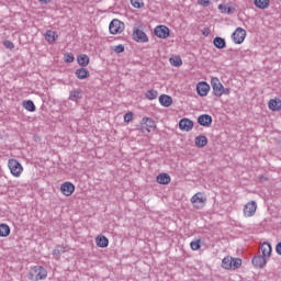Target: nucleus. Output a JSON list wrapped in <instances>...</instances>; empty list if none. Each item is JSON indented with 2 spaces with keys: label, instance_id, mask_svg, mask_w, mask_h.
I'll return each instance as SVG.
<instances>
[{
  "label": "nucleus",
  "instance_id": "nucleus-1",
  "mask_svg": "<svg viewBox=\"0 0 281 281\" xmlns=\"http://www.w3.org/2000/svg\"><path fill=\"white\" fill-rule=\"evenodd\" d=\"M47 278V270L41 266L33 267L29 272V280L38 281Z\"/></svg>",
  "mask_w": 281,
  "mask_h": 281
},
{
  "label": "nucleus",
  "instance_id": "nucleus-2",
  "mask_svg": "<svg viewBox=\"0 0 281 281\" xmlns=\"http://www.w3.org/2000/svg\"><path fill=\"white\" fill-rule=\"evenodd\" d=\"M124 29H125L124 22L117 19L112 20L109 24V32L110 34H113V35L122 34V32H124Z\"/></svg>",
  "mask_w": 281,
  "mask_h": 281
},
{
  "label": "nucleus",
  "instance_id": "nucleus-3",
  "mask_svg": "<svg viewBox=\"0 0 281 281\" xmlns=\"http://www.w3.org/2000/svg\"><path fill=\"white\" fill-rule=\"evenodd\" d=\"M8 166L13 177H21V172H23V166L21 165V162H19V160L9 159Z\"/></svg>",
  "mask_w": 281,
  "mask_h": 281
},
{
  "label": "nucleus",
  "instance_id": "nucleus-4",
  "mask_svg": "<svg viewBox=\"0 0 281 281\" xmlns=\"http://www.w3.org/2000/svg\"><path fill=\"white\" fill-rule=\"evenodd\" d=\"M207 199L203 196V193L198 192L191 198V203L196 210H202L205 206Z\"/></svg>",
  "mask_w": 281,
  "mask_h": 281
},
{
  "label": "nucleus",
  "instance_id": "nucleus-5",
  "mask_svg": "<svg viewBox=\"0 0 281 281\" xmlns=\"http://www.w3.org/2000/svg\"><path fill=\"white\" fill-rule=\"evenodd\" d=\"M246 36L247 31H245L243 27H237L232 34V38L236 45H241V43L245 42Z\"/></svg>",
  "mask_w": 281,
  "mask_h": 281
},
{
  "label": "nucleus",
  "instance_id": "nucleus-6",
  "mask_svg": "<svg viewBox=\"0 0 281 281\" xmlns=\"http://www.w3.org/2000/svg\"><path fill=\"white\" fill-rule=\"evenodd\" d=\"M211 87L216 98H221L223 95V83H221V80H218V78L213 77L211 79Z\"/></svg>",
  "mask_w": 281,
  "mask_h": 281
},
{
  "label": "nucleus",
  "instance_id": "nucleus-7",
  "mask_svg": "<svg viewBox=\"0 0 281 281\" xmlns=\"http://www.w3.org/2000/svg\"><path fill=\"white\" fill-rule=\"evenodd\" d=\"M154 34L158 38H168L170 36V29L166 25H158L154 29Z\"/></svg>",
  "mask_w": 281,
  "mask_h": 281
},
{
  "label": "nucleus",
  "instance_id": "nucleus-8",
  "mask_svg": "<svg viewBox=\"0 0 281 281\" xmlns=\"http://www.w3.org/2000/svg\"><path fill=\"white\" fill-rule=\"evenodd\" d=\"M81 99H82V89L75 88L69 91L68 100H70V102H75L76 104H78Z\"/></svg>",
  "mask_w": 281,
  "mask_h": 281
},
{
  "label": "nucleus",
  "instance_id": "nucleus-9",
  "mask_svg": "<svg viewBox=\"0 0 281 281\" xmlns=\"http://www.w3.org/2000/svg\"><path fill=\"white\" fill-rule=\"evenodd\" d=\"M133 40L136 43H148V35H146L144 33V31L139 30V29H135L133 31Z\"/></svg>",
  "mask_w": 281,
  "mask_h": 281
},
{
  "label": "nucleus",
  "instance_id": "nucleus-10",
  "mask_svg": "<svg viewBox=\"0 0 281 281\" xmlns=\"http://www.w3.org/2000/svg\"><path fill=\"white\" fill-rule=\"evenodd\" d=\"M75 191H76V186H74V183L71 182H64L60 186V192L65 196H71V194H74Z\"/></svg>",
  "mask_w": 281,
  "mask_h": 281
},
{
  "label": "nucleus",
  "instance_id": "nucleus-11",
  "mask_svg": "<svg viewBox=\"0 0 281 281\" xmlns=\"http://www.w3.org/2000/svg\"><path fill=\"white\" fill-rule=\"evenodd\" d=\"M196 92H198V95H200L201 98H205V95L210 93V83L205 81L199 82L196 86Z\"/></svg>",
  "mask_w": 281,
  "mask_h": 281
},
{
  "label": "nucleus",
  "instance_id": "nucleus-12",
  "mask_svg": "<svg viewBox=\"0 0 281 281\" xmlns=\"http://www.w3.org/2000/svg\"><path fill=\"white\" fill-rule=\"evenodd\" d=\"M252 265L255 269H265V266L267 265V257H263L262 255H257L252 258Z\"/></svg>",
  "mask_w": 281,
  "mask_h": 281
},
{
  "label": "nucleus",
  "instance_id": "nucleus-13",
  "mask_svg": "<svg viewBox=\"0 0 281 281\" xmlns=\"http://www.w3.org/2000/svg\"><path fill=\"white\" fill-rule=\"evenodd\" d=\"M256 210H258L256 202H248L244 207V215L247 217L254 216L256 214Z\"/></svg>",
  "mask_w": 281,
  "mask_h": 281
},
{
  "label": "nucleus",
  "instance_id": "nucleus-14",
  "mask_svg": "<svg viewBox=\"0 0 281 281\" xmlns=\"http://www.w3.org/2000/svg\"><path fill=\"white\" fill-rule=\"evenodd\" d=\"M192 126H194V122L190 119H182L179 122L180 131H192Z\"/></svg>",
  "mask_w": 281,
  "mask_h": 281
},
{
  "label": "nucleus",
  "instance_id": "nucleus-15",
  "mask_svg": "<svg viewBox=\"0 0 281 281\" xmlns=\"http://www.w3.org/2000/svg\"><path fill=\"white\" fill-rule=\"evenodd\" d=\"M198 124L200 126H212V115L210 114H202L198 117Z\"/></svg>",
  "mask_w": 281,
  "mask_h": 281
},
{
  "label": "nucleus",
  "instance_id": "nucleus-16",
  "mask_svg": "<svg viewBox=\"0 0 281 281\" xmlns=\"http://www.w3.org/2000/svg\"><path fill=\"white\" fill-rule=\"evenodd\" d=\"M153 128H155V121H153V119L150 117H144L142 123V130L150 133Z\"/></svg>",
  "mask_w": 281,
  "mask_h": 281
},
{
  "label": "nucleus",
  "instance_id": "nucleus-17",
  "mask_svg": "<svg viewBox=\"0 0 281 281\" xmlns=\"http://www.w3.org/2000/svg\"><path fill=\"white\" fill-rule=\"evenodd\" d=\"M213 45L216 47V49H225L227 47V42L225 38L216 36L213 38Z\"/></svg>",
  "mask_w": 281,
  "mask_h": 281
},
{
  "label": "nucleus",
  "instance_id": "nucleus-18",
  "mask_svg": "<svg viewBox=\"0 0 281 281\" xmlns=\"http://www.w3.org/2000/svg\"><path fill=\"white\" fill-rule=\"evenodd\" d=\"M75 76H77L78 80H87V78L90 76V72L87 70V68L81 67L75 71Z\"/></svg>",
  "mask_w": 281,
  "mask_h": 281
},
{
  "label": "nucleus",
  "instance_id": "nucleus-19",
  "mask_svg": "<svg viewBox=\"0 0 281 281\" xmlns=\"http://www.w3.org/2000/svg\"><path fill=\"white\" fill-rule=\"evenodd\" d=\"M156 181L160 186H168V183H170L171 181V178H170V175L168 173H160L157 176Z\"/></svg>",
  "mask_w": 281,
  "mask_h": 281
},
{
  "label": "nucleus",
  "instance_id": "nucleus-20",
  "mask_svg": "<svg viewBox=\"0 0 281 281\" xmlns=\"http://www.w3.org/2000/svg\"><path fill=\"white\" fill-rule=\"evenodd\" d=\"M45 41H47V43H56V41H58V33L52 30L46 31Z\"/></svg>",
  "mask_w": 281,
  "mask_h": 281
},
{
  "label": "nucleus",
  "instance_id": "nucleus-21",
  "mask_svg": "<svg viewBox=\"0 0 281 281\" xmlns=\"http://www.w3.org/2000/svg\"><path fill=\"white\" fill-rule=\"evenodd\" d=\"M158 100L161 106H165V108L172 106V97L168 94H161Z\"/></svg>",
  "mask_w": 281,
  "mask_h": 281
},
{
  "label": "nucleus",
  "instance_id": "nucleus-22",
  "mask_svg": "<svg viewBox=\"0 0 281 281\" xmlns=\"http://www.w3.org/2000/svg\"><path fill=\"white\" fill-rule=\"evenodd\" d=\"M270 111H280L281 110V100L280 98L271 99L268 102Z\"/></svg>",
  "mask_w": 281,
  "mask_h": 281
},
{
  "label": "nucleus",
  "instance_id": "nucleus-23",
  "mask_svg": "<svg viewBox=\"0 0 281 281\" xmlns=\"http://www.w3.org/2000/svg\"><path fill=\"white\" fill-rule=\"evenodd\" d=\"M261 256H263L265 258H271V251H272V248H271V244L265 241L261 247Z\"/></svg>",
  "mask_w": 281,
  "mask_h": 281
},
{
  "label": "nucleus",
  "instance_id": "nucleus-24",
  "mask_svg": "<svg viewBox=\"0 0 281 281\" xmlns=\"http://www.w3.org/2000/svg\"><path fill=\"white\" fill-rule=\"evenodd\" d=\"M97 247H101L104 249V247H109V238L104 235H100L95 238Z\"/></svg>",
  "mask_w": 281,
  "mask_h": 281
},
{
  "label": "nucleus",
  "instance_id": "nucleus-25",
  "mask_svg": "<svg viewBox=\"0 0 281 281\" xmlns=\"http://www.w3.org/2000/svg\"><path fill=\"white\" fill-rule=\"evenodd\" d=\"M89 55L87 54H80L77 56V63L80 67H87L89 65Z\"/></svg>",
  "mask_w": 281,
  "mask_h": 281
},
{
  "label": "nucleus",
  "instance_id": "nucleus-26",
  "mask_svg": "<svg viewBox=\"0 0 281 281\" xmlns=\"http://www.w3.org/2000/svg\"><path fill=\"white\" fill-rule=\"evenodd\" d=\"M65 251H67V248H65V246H57L53 250V256H54V258L56 260H59L60 259V255L65 254Z\"/></svg>",
  "mask_w": 281,
  "mask_h": 281
},
{
  "label": "nucleus",
  "instance_id": "nucleus-27",
  "mask_svg": "<svg viewBox=\"0 0 281 281\" xmlns=\"http://www.w3.org/2000/svg\"><path fill=\"white\" fill-rule=\"evenodd\" d=\"M270 0H255L256 8L259 10H267L269 8Z\"/></svg>",
  "mask_w": 281,
  "mask_h": 281
},
{
  "label": "nucleus",
  "instance_id": "nucleus-28",
  "mask_svg": "<svg viewBox=\"0 0 281 281\" xmlns=\"http://www.w3.org/2000/svg\"><path fill=\"white\" fill-rule=\"evenodd\" d=\"M23 106L26 111H30V113H34V111H36V105L32 100L23 101Z\"/></svg>",
  "mask_w": 281,
  "mask_h": 281
},
{
  "label": "nucleus",
  "instance_id": "nucleus-29",
  "mask_svg": "<svg viewBox=\"0 0 281 281\" xmlns=\"http://www.w3.org/2000/svg\"><path fill=\"white\" fill-rule=\"evenodd\" d=\"M7 236H10V226L8 224H0V237L7 238Z\"/></svg>",
  "mask_w": 281,
  "mask_h": 281
},
{
  "label": "nucleus",
  "instance_id": "nucleus-30",
  "mask_svg": "<svg viewBox=\"0 0 281 281\" xmlns=\"http://www.w3.org/2000/svg\"><path fill=\"white\" fill-rule=\"evenodd\" d=\"M218 10H221L222 14H234V12L236 11L235 8L227 7L225 4H220Z\"/></svg>",
  "mask_w": 281,
  "mask_h": 281
},
{
  "label": "nucleus",
  "instance_id": "nucleus-31",
  "mask_svg": "<svg viewBox=\"0 0 281 281\" xmlns=\"http://www.w3.org/2000/svg\"><path fill=\"white\" fill-rule=\"evenodd\" d=\"M169 63L172 65V67H181V65H183V60L179 56L171 57Z\"/></svg>",
  "mask_w": 281,
  "mask_h": 281
},
{
  "label": "nucleus",
  "instance_id": "nucleus-32",
  "mask_svg": "<svg viewBox=\"0 0 281 281\" xmlns=\"http://www.w3.org/2000/svg\"><path fill=\"white\" fill-rule=\"evenodd\" d=\"M157 95H159V92L157 90H155V89L148 90L145 93V98L147 100H157Z\"/></svg>",
  "mask_w": 281,
  "mask_h": 281
},
{
  "label": "nucleus",
  "instance_id": "nucleus-33",
  "mask_svg": "<svg viewBox=\"0 0 281 281\" xmlns=\"http://www.w3.org/2000/svg\"><path fill=\"white\" fill-rule=\"evenodd\" d=\"M243 265V260L240 258H232V269H239Z\"/></svg>",
  "mask_w": 281,
  "mask_h": 281
},
{
  "label": "nucleus",
  "instance_id": "nucleus-34",
  "mask_svg": "<svg viewBox=\"0 0 281 281\" xmlns=\"http://www.w3.org/2000/svg\"><path fill=\"white\" fill-rule=\"evenodd\" d=\"M222 267L223 269H232V257H225L222 260Z\"/></svg>",
  "mask_w": 281,
  "mask_h": 281
},
{
  "label": "nucleus",
  "instance_id": "nucleus-35",
  "mask_svg": "<svg viewBox=\"0 0 281 281\" xmlns=\"http://www.w3.org/2000/svg\"><path fill=\"white\" fill-rule=\"evenodd\" d=\"M190 247L193 251H199V249H201V239L191 241Z\"/></svg>",
  "mask_w": 281,
  "mask_h": 281
},
{
  "label": "nucleus",
  "instance_id": "nucleus-36",
  "mask_svg": "<svg viewBox=\"0 0 281 281\" xmlns=\"http://www.w3.org/2000/svg\"><path fill=\"white\" fill-rule=\"evenodd\" d=\"M131 3L133 8H136L137 10L144 8V1L143 0H131Z\"/></svg>",
  "mask_w": 281,
  "mask_h": 281
},
{
  "label": "nucleus",
  "instance_id": "nucleus-37",
  "mask_svg": "<svg viewBox=\"0 0 281 281\" xmlns=\"http://www.w3.org/2000/svg\"><path fill=\"white\" fill-rule=\"evenodd\" d=\"M75 59H76V57H74L72 53H67L64 57L65 63H74Z\"/></svg>",
  "mask_w": 281,
  "mask_h": 281
},
{
  "label": "nucleus",
  "instance_id": "nucleus-38",
  "mask_svg": "<svg viewBox=\"0 0 281 281\" xmlns=\"http://www.w3.org/2000/svg\"><path fill=\"white\" fill-rule=\"evenodd\" d=\"M113 52H115V54L124 53V45L123 44H119V45L114 46Z\"/></svg>",
  "mask_w": 281,
  "mask_h": 281
},
{
  "label": "nucleus",
  "instance_id": "nucleus-39",
  "mask_svg": "<svg viewBox=\"0 0 281 281\" xmlns=\"http://www.w3.org/2000/svg\"><path fill=\"white\" fill-rule=\"evenodd\" d=\"M3 45L7 49H14V43H12L11 41L5 40L3 42Z\"/></svg>",
  "mask_w": 281,
  "mask_h": 281
},
{
  "label": "nucleus",
  "instance_id": "nucleus-40",
  "mask_svg": "<svg viewBox=\"0 0 281 281\" xmlns=\"http://www.w3.org/2000/svg\"><path fill=\"white\" fill-rule=\"evenodd\" d=\"M132 121H133V112H127L124 115V122L128 123V122H132Z\"/></svg>",
  "mask_w": 281,
  "mask_h": 281
},
{
  "label": "nucleus",
  "instance_id": "nucleus-41",
  "mask_svg": "<svg viewBox=\"0 0 281 281\" xmlns=\"http://www.w3.org/2000/svg\"><path fill=\"white\" fill-rule=\"evenodd\" d=\"M198 3L203 8H207V5H210V0H198Z\"/></svg>",
  "mask_w": 281,
  "mask_h": 281
},
{
  "label": "nucleus",
  "instance_id": "nucleus-42",
  "mask_svg": "<svg viewBox=\"0 0 281 281\" xmlns=\"http://www.w3.org/2000/svg\"><path fill=\"white\" fill-rule=\"evenodd\" d=\"M194 142H207V137L205 135H199L195 137Z\"/></svg>",
  "mask_w": 281,
  "mask_h": 281
},
{
  "label": "nucleus",
  "instance_id": "nucleus-43",
  "mask_svg": "<svg viewBox=\"0 0 281 281\" xmlns=\"http://www.w3.org/2000/svg\"><path fill=\"white\" fill-rule=\"evenodd\" d=\"M232 93V89L229 88H222V95H229Z\"/></svg>",
  "mask_w": 281,
  "mask_h": 281
},
{
  "label": "nucleus",
  "instance_id": "nucleus-44",
  "mask_svg": "<svg viewBox=\"0 0 281 281\" xmlns=\"http://www.w3.org/2000/svg\"><path fill=\"white\" fill-rule=\"evenodd\" d=\"M195 146L198 148H204V146H207V142H195Z\"/></svg>",
  "mask_w": 281,
  "mask_h": 281
},
{
  "label": "nucleus",
  "instance_id": "nucleus-45",
  "mask_svg": "<svg viewBox=\"0 0 281 281\" xmlns=\"http://www.w3.org/2000/svg\"><path fill=\"white\" fill-rule=\"evenodd\" d=\"M276 251L279 256H281V241L277 244Z\"/></svg>",
  "mask_w": 281,
  "mask_h": 281
},
{
  "label": "nucleus",
  "instance_id": "nucleus-46",
  "mask_svg": "<svg viewBox=\"0 0 281 281\" xmlns=\"http://www.w3.org/2000/svg\"><path fill=\"white\" fill-rule=\"evenodd\" d=\"M40 1V3H43L44 5H47V3H49V1H52V0H38Z\"/></svg>",
  "mask_w": 281,
  "mask_h": 281
},
{
  "label": "nucleus",
  "instance_id": "nucleus-47",
  "mask_svg": "<svg viewBox=\"0 0 281 281\" xmlns=\"http://www.w3.org/2000/svg\"><path fill=\"white\" fill-rule=\"evenodd\" d=\"M202 34L203 36H210V31H204Z\"/></svg>",
  "mask_w": 281,
  "mask_h": 281
}]
</instances>
